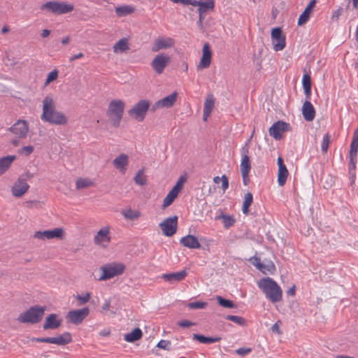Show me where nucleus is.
I'll use <instances>...</instances> for the list:
<instances>
[{
  "mask_svg": "<svg viewBox=\"0 0 358 358\" xmlns=\"http://www.w3.org/2000/svg\"><path fill=\"white\" fill-rule=\"evenodd\" d=\"M150 106L149 101L141 99L128 110L130 117L138 122H143Z\"/></svg>",
  "mask_w": 358,
  "mask_h": 358,
  "instance_id": "7",
  "label": "nucleus"
},
{
  "mask_svg": "<svg viewBox=\"0 0 358 358\" xmlns=\"http://www.w3.org/2000/svg\"><path fill=\"white\" fill-rule=\"evenodd\" d=\"M331 142V136L329 134H326L324 135L322 143H321V150L322 152L326 153L329 149V146Z\"/></svg>",
  "mask_w": 358,
  "mask_h": 358,
  "instance_id": "46",
  "label": "nucleus"
},
{
  "mask_svg": "<svg viewBox=\"0 0 358 358\" xmlns=\"http://www.w3.org/2000/svg\"><path fill=\"white\" fill-rule=\"evenodd\" d=\"M179 192L172 188L170 192L168 193L164 199L162 207L163 208H166L174 201V200L177 198Z\"/></svg>",
  "mask_w": 358,
  "mask_h": 358,
  "instance_id": "33",
  "label": "nucleus"
},
{
  "mask_svg": "<svg viewBox=\"0 0 358 358\" xmlns=\"http://www.w3.org/2000/svg\"><path fill=\"white\" fill-rule=\"evenodd\" d=\"M135 10V8L131 5L117 6L115 9L116 15L120 17L129 15L133 13Z\"/></svg>",
  "mask_w": 358,
  "mask_h": 358,
  "instance_id": "29",
  "label": "nucleus"
},
{
  "mask_svg": "<svg viewBox=\"0 0 358 358\" xmlns=\"http://www.w3.org/2000/svg\"><path fill=\"white\" fill-rule=\"evenodd\" d=\"M31 341L38 343H48L56 344L58 345H65L72 341V336L69 332H64L56 337H46V338H31Z\"/></svg>",
  "mask_w": 358,
  "mask_h": 358,
  "instance_id": "8",
  "label": "nucleus"
},
{
  "mask_svg": "<svg viewBox=\"0 0 358 358\" xmlns=\"http://www.w3.org/2000/svg\"><path fill=\"white\" fill-rule=\"evenodd\" d=\"M90 293L87 292L84 295H77L76 298L79 301V305L81 306L87 303L90 301Z\"/></svg>",
  "mask_w": 358,
  "mask_h": 358,
  "instance_id": "51",
  "label": "nucleus"
},
{
  "mask_svg": "<svg viewBox=\"0 0 358 358\" xmlns=\"http://www.w3.org/2000/svg\"><path fill=\"white\" fill-rule=\"evenodd\" d=\"M289 124L282 122L277 121L269 128V134L273 136L275 140H280L282 138V134L289 129Z\"/></svg>",
  "mask_w": 358,
  "mask_h": 358,
  "instance_id": "13",
  "label": "nucleus"
},
{
  "mask_svg": "<svg viewBox=\"0 0 358 358\" xmlns=\"http://www.w3.org/2000/svg\"><path fill=\"white\" fill-rule=\"evenodd\" d=\"M226 319L227 320L234 322L241 326H244L245 324V320L240 316L229 315L226 317Z\"/></svg>",
  "mask_w": 358,
  "mask_h": 358,
  "instance_id": "48",
  "label": "nucleus"
},
{
  "mask_svg": "<svg viewBox=\"0 0 358 358\" xmlns=\"http://www.w3.org/2000/svg\"><path fill=\"white\" fill-rule=\"evenodd\" d=\"M41 10H48L54 14L61 15L68 13L73 10V6L66 3L65 2H59L57 1H48L41 6Z\"/></svg>",
  "mask_w": 358,
  "mask_h": 358,
  "instance_id": "5",
  "label": "nucleus"
},
{
  "mask_svg": "<svg viewBox=\"0 0 358 358\" xmlns=\"http://www.w3.org/2000/svg\"><path fill=\"white\" fill-rule=\"evenodd\" d=\"M134 181L136 184L139 185H145L146 184V178L143 176V171L139 170L138 172L134 177Z\"/></svg>",
  "mask_w": 358,
  "mask_h": 358,
  "instance_id": "47",
  "label": "nucleus"
},
{
  "mask_svg": "<svg viewBox=\"0 0 358 358\" xmlns=\"http://www.w3.org/2000/svg\"><path fill=\"white\" fill-rule=\"evenodd\" d=\"M249 173H241L242 178H243V182L245 185H247L249 182V178H248Z\"/></svg>",
  "mask_w": 358,
  "mask_h": 358,
  "instance_id": "62",
  "label": "nucleus"
},
{
  "mask_svg": "<svg viewBox=\"0 0 358 358\" xmlns=\"http://www.w3.org/2000/svg\"><path fill=\"white\" fill-rule=\"evenodd\" d=\"M253 201V196L252 194L250 192H247L244 196V201L242 206L243 213L245 215H248L249 213V207L251 206Z\"/></svg>",
  "mask_w": 358,
  "mask_h": 358,
  "instance_id": "37",
  "label": "nucleus"
},
{
  "mask_svg": "<svg viewBox=\"0 0 358 358\" xmlns=\"http://www.w3.org/2000/svg\"><path fill=\"white\" fill-rule=\"evenodd\" d=\"M163 234L166 236H171L176 234L178 228V217L174 215L166 218L163 222L159 224Z\"/></svg>",
  "mask_w": 358,
  "mask_h": 358,
  "instance_id": "10",
  "label": "nucleus"
},
{
  "mask_svg": "<svg viewBox=\"0 0 358 358\" xmlns=\"http://www.w3.org/2000/svg\"><path fill=\"white\" fill-rule=\"evenodd\" d=\"M57 76H58V72L57 70H54V71H51L50 73H49L48 78L45 80V85H48L50 82L56 80L57 78Z\"/></svg>",
  "mask_w": 358,
  "mask_h": 358,
  "instance_id": "54",
  "label": "nucleus"
},
{
  "mask_svg": "<svg viewBox=\"0 0 358 358\" xmlns=\"http://www.w3.org/2000/svg\"><path fill=\"white\" fill-rule=\"evenodd\" d=\"M8 130L19 138H25L29 131L28 122L24 120H19Z\"/></svg>",
  "mask_w": 358,
  "mask_h": 358,
  "instance_id": "14",
  "label": "nucleus"
},
{
  "mask_svg": "<svg viewBox=\"0 0 358 358\" xmlns=\"http://www.w3.org/2000/svg\"><path fill=\"white\" fill-rule=\"evenodd\" d=\"M180 243L183 246L190 249H198L201 247L199 241L196 237L193 235H187L181 238Z\"/></svg>",
  "mask_w": 358,
  "mask_h": 358,
  "instance_id": "22",
  "label": "nucleus"
},
{
  "mask_svg": "<svg viewBox=\"0 0 358 358\" xmlns=\"http://www.w3.org/2000/svg\"><path fill=\"white\" fill-rule=\"evenodd\" d=\"M277 163L278 165V182L279 186L282 187L287 181L288 171L282 157L278 158Z\"/></svg>",
  "mask_w": 358,
  "mask_h": 358,
  "instance_id": "20",
  "label": "nucleus"
},
{
  "mask_svg": "<svg viewBox=\"0 0 358 358\" xmlns=\"http://www.w3.org/2000/svg\"><path fill=\"white\" fill-rule=\"evenodd\" d=\"M101 270L103 273L99 277V280H106L121 275L125 270V266L122 263L107 264L102 266Z\"/></svg>",
  "mask_w": 358,
  "mask_h": 358,
  "instance_id": "6",
  "label": "nucleus"
},
{
  "mask_svg": "<svg viewBox=\"0 0 358 358\" xmlns=\"http://www.w3.org/2000/svg\"><path fill=\"white\" fill-rule=\"evenodd\" d=\"M174 40L171 38L159 37L156 39L152 46V51L154 52H158L160 50L171 48L174 45Z\"/></svg>",
  "mask_w": 358,
  "mask_h": 358,
  "instance_id": "19",
  "label": "nucleus"
},
{
  "mask_svg": "<svg viewBox=\"0 0 358 358\" xmlns=\"http://www.w3.org/2000/svg\"><path fill=\"white\" fill-rule=\"evenodd\" d=\"M34 148L32 145L24 146L18 150L20 155L25 157L29 156L34 152Z\"/></svg>",
  "mask_w": 358,
  "mask_h": 358,
  "instance_id": "49",
  "label": "nucleus"
},
{
  "mask_svg": "<svg viewBox=\"0 0 358 358\" xmlns=\"http://www.w3.org/2000/svg\"><path fill=\"white\" fill-rule=\"evenodd\" d=\"M357 158L349 157V163H348V171L350 175V178L352 182H354L356 178V165H357Z\"/></svg>",
  "mask_w": 358,
  "mask_h": 358,
  "instance_id": "38",
  "label": "nucleus"
},
{
  "mask_svg": "<svg viewBox=\"0 0 358 358\" xmlns=\"http://www.w3.org/2000/svg\"><path fill=\"white\" fill-rule=\"evenodd\" d=\"M343 12V8L339 7L336 10L334 11L331 15V20L334 21H338Z\"/></svg>",
  "mask_w": 358,
  "mask_h": 358,
  "instance_id": "56",
  "label": "nucleus"
},
{
  "mask_svg": "<svg viewBox=\"0 0 358 358\" xmlns=\"http://www.w3.org/2000/svg\"><path fill=\"white\" fill-rule=\"evenodd\" d=\"M29 188V185L25 179L18 178L12 187L11 192L14 196L21 197L28 191Z\"/></svg>",
  "mask_w": 358,
  "mask_h": 358,
  "instance_id": "18",
  "label": "nucleus"
},
{
  "mask_svg": "<svg viewBox=\"0 0 358 358\" xmlns=\"http://www.w3.org/2000/svg\"><path fill=\"white\" fill-rule=\"evenodd\" d=\"M317 1L311 0L308 5L305 8L304 11L300 15L298 19V25L301 26L307 22L309 20L310 15L312 12L313 7L315 6Z\"/></svg>",
  "mask_w": 358,
  "mask_h": 358,
  "instance_id": "26",
  "label": "nucleus"
},
{
  "mask_svg": "<svg viewBox=\"0 0 358 358\" xmlns=\"http://www.w3.org/2000/svg\"><path fill=\"white\" fill-rule=\"evenodd\" d=\"M41 119L54 125H64L68 122L66 116L56 109L55 102L51 96H46L43 101Z\"/></svg>",
  "mask_w": 358,
  "mask_h": 358,
  "instance_id": "1",
  "label": "nucleus"
},
{
  "mask_svg": "<svg viewBox=\"0 0 358 358\" xmlns=\"http://www.w3.org/2000/svg\"><path fill=\"white\" fill-rule=\"evenodd\" d=\"M110 300L109 299L106 300L101 306L102 310H103V311L108 310L110 308Z\"/></svg>",
  "mask_w": 358,
  "mask_h": 358,
  "instance_id": "60",
  "label": "nucleus"
},
{
  "mask_svg": "<svg viewBox=\"0 0 358 358\" xmlns=\"http://www.w3.org/2000/svg\"><path fill=\"white\" fill-rule=\"evenodd\" d=\"M222 188L224 192L229 187V180L226 175H222L221 177Z\"/></svg>",
  "mask_w": 358,
  "mask_h": 358,
  "instance_id": "57",
  "label": "nucleus"
},
{
  "mask_svg": "<svg viewBox=\"0 0 358 358\" xmlns=\"http://www.w3.org/2000/svg\"><path fill=\"white\" fill-rule=\"evenodd\" d=\"M217 302H218L219 305H220L221 306H222L224 308H234L236 307V306L234 303V302L232 301L225 299L222 298V296H218L217 297Z\"/></svg>",
  "mask_w": 358,
  "mask_h": 358,
  "instance_id": "44",
  "label": "nucleus"
},
{
  "mask_svg": "<svg viewBox=\"0 0 358 358\" xmlns=\"http://www.w3.org/2000/svg\"><path fill=\"white\" fill-rule=\"evenodd\" d=\"M113 163L117 169L124 173L129 164V157L125 154H121L113 159Z\"/></svg>",
  "mask_w": 358,
  "mask_h": 358,
  "instance_id": "25",
  "label": "nucleus"
},
{
  "mask_svg": "<svg viewBox=\"0 0 358 358\" xmlns=\"http://www.w3.org/2000/svg\"><path fill=\"white\" fill-rule=\"evenodd\" d=\"M121 214L127 220H134L138 219L141 213L138 210H132L131 208H127L121 211Z\"/></svg>",
  "mask_w": 358,
  "mask_h": 358,
  "instance_id": "36",
  "label": "nucleus"
},
{
  "mask_svg": "<svg viewBox=\"0 0 358 358\" xmlns=\"http://www.w3.org/2000/svg\"><path fill=\"white\" fill-rule=\"evenodd\" d=\"M46 310V306H33L26 311L20 313L17 317V321L24 324H37L40 322Z\"/></svg>",
  "mask_w": 358,
  "mask_h": 358,
  "instance_id": "3",
  "label": "nucleus"
},
{
  "mask_svg": "<svg viewBox=\"0 0 358 358\" xmlns=\"http://www.w3.org/2000/svg\"><path fill=\"white\" fill-rule=\"evenodd\" d=\"M302 113L304 119L306 121L310 122L314 120L315 117V108L310 101V99H306L302 106Z\"/></svg>",
  "mask_w": 358,
  "mask_h": 358,
  "instance_id": "21",
  "label": "nucleus"
},
{
  "mask_svg": "<svg viewBox=\"0 0 358 358\" xmlns=\"http://www.w3.org/2000/svg\"><path fill=\"white\" fill-rule=\"evenodd\" d=\"M160 102H161L160 100L155 102V104L152 106L151 110L155 111L156 110H157L159 108H163L162 105V103H160Z\"/></svg>",
  "mask_w": 358,
  "mask_h": 358,
  "instance_id": "61",
  "label": "nucleus"
},
{
  "mask_svg": "<svg viewBox=\"0 0 358 358\" xmlns=\"http://www.w3.org/2000/svg\"><path fill=\"white\" fill-rule=\"evenodd\" d=\"M16 159L15 155H8L0 158V175L3 174Z\"/></svg>",
  "mask_w": 358,
  "mask_h": 358,
  "instance_id": "27",
  "label": "nucleus"
},
{
  "mask_svg": "<svg viewBox=\"0 0 358 358\" xmlns=\"http://www.w3.org/2000/svg\"><path fill=\"white\" fill-rule=\"evenodd\" d=\"M174 3H181L184 6H188L189 0H170Z\"/></svg>",
  "mask_w": 358,
  "mask_h": 358,
  "instance_id": "63",
  "label": "nucleus"
},
{
  "mask_svg": "<svg viewBox=\"0 0 358 358\" xmlns=\"http://www.w3.org/2000/svg\"><path fill=\"white\" fill-rule=\"evenodd\" d=\"M64 235V230L62 228H55L52 230H45L43 231H36L34 234V238L38 239H52V238H62Z\"/></svg>",
  "mask_w": 358,
  "mask_h": 358,
  "instance_id": "16",
  "label": "nucleus"
},
{
  "mask_svg": "<svg viewBox=\"0 0 358 358\" xmlns=\"http://www.w3.org/2000/svg\"><path fill=\"white\" fill-rule=\"evenodd\" d=\"M171 62V58L165 54H158L151 62L150 66L155 72L159 75L162 74L165 68Z\"/></svg>",
  "mask_w": 358,
  "mask_h": 358,
  "instance_id": "9",
  "label": "nucleus"
},
{
  "mask_svg": "<svg viewBox=\"0 0 358 358\" xmlns=\"http://www.w3.org/2000/svg\"><path fill=\"white\" fill-rule=\"evenodd\" d=\"M62 323L61 320L57 319V315L55 313L50 314L45 320L43 324V329H55L58 328Z\"/></svg>",
  "mask_w": 358,
  "mask_h": 358,
  "instance_id": "24",
  "label": "nucleus"
},
{
  "mask_svg": "<svg viewBox=\"0 0 358 358\" xmlns=\"http://www.w3.org/2000/svg\"><path fill=\"white\" fill-rule=\"evenodd\" d=\"M257 285L271 302L277 303L282 300V291L271 278L267 277L261 279L258 281Z\"/></svg>",
  "mask_w": 358,
  "mask_h": 358,
  "instance_id": "2",
  "label": "nucleus"
},
{
  "mask_svg": "<svg viewBox=\"0 0 358 358\" xmlns=\"http://www.w3.org/2000/svg\"><path fill=\"white\" fill-rule=\"evenodd\" d=\"M214 6V0H206L205 1H201L198 12L205 13L208 10L213 9Z\"/></svg>",
  "mask_w": 358,
  "mask_h": 358,
  "instance_id": "40",
  "label": "nucleus"
},
{
  "mask_svg": "<svg viewBox=\"0 0 358 358\" xmlns=\"http://www.w3.org/2000/svg\"><path fill=\"white\" fill-rule=\"evenodd\" d=\"M187 275L186 270H182L176 273L163 274L162 278L167 282L173 283L182 280Z\"/></svg>",
  "mask_w": 358,
  "mask_h": 358,
  "instance_id": "23",
  "label": "nucleus"
},
{
  "mask_svg": "<svg viewBox=\"0 0 358 358\" xmlns=\"http://www.w3.org/2000/svg\"><path fill=\"white\" fill-rule=\"evenodd\" d=\"M250 169L251 165L250 162V157L246 156L245 157H242L240 164L241 173H250Z\"/></svg>",
  "mask_w": 358,
  "mask_h": 358,
  "instance_id": "43",
  "label": "nucleus"
},
{
  "mask_svg": "<svg viewBox=\"0 0 358 358\" xmlns=\"http://www.w3.org/2000/svg\"><path fill=\"white\" fill-rule=\"evenodd\" d=\"M302 85L306 95V99H310L311 96V78L310 76L306 73L302 78Z\"/></svg>",
  "mask_w": 358,
  "mask_h": 358,
  "instance_id": "30",
  "label": "nucleus"
},
{
  "mask_svg": "<svg viewBox=\"0 0 358 358\" xmlns=\"http://www.w3.org/2000/svg\"><path fill=\"white\" fill-rule=\"evenodd\" d=\"M193 337L195 340L205 344L216 343L221 339L220 337H206L200 334H194Z\"/></svg>",
  "mask_w": 358,
  "mask_h": 358,
  "instance_id": "39",
  "label": "nucleus"
},
{
  "mask_svg": "<svg viewBox=\"0 0 358 358\" xmlns=\"http://www.w3.org/2000/svg\"><path fill=\"white\" fill-rule=\"evenodd\" d=\"M128 41L127 38H122L119 40L113 46V50L115 52L118 51L124 52L129 50Z\"/></svg>",
  "mask_w": 358,
  "mask_h": 358,
  "instance_id": "41",
  "label": "nucleus"
},
{
  "mask_svg": "<svg viewBox=\"0 0 358 358\" xmlns=\"http://www.w3.org/2000/svg\"><path fill=\"white\" fill-rule=\"evenodd\" d=\"M241 156L242 157H249V147H248V143H245L244 146L241 148Z\"/></svg>",
  "mask_w": 358,
  "mask_h": 358,
  "instance_id": "59",
  "label": "nucleus"
},
{
  "mask_svg": "<svg viewBox=\"0 0 358 358\" xmlns=\"http://www.w3.org/2000/svg\"><path fill=\"white\" fill-rule=\"evenodd\" d=\"M252 352V348H240L236 350V353L240 356H245Z\"/></svg>",
  "mask_w": 358,
  "mask_h": 358,
  "instance_id": "55",
  "label": "nucleus"
},
{
  "mask_svg": "<svg viewBox=\"0 0 358 358\" xmlns=\"http://www.w3.org/2000/svg\"><path fill=\"white\" fill-rule=\"evenodd\" d=\"M124 108L125 103L120 99H113L109 103L106 115L113 127L116 128L120 127Z\"/></svg>",
  "mask_w": 358,
  "mask_h": 358,
  "instance_id": "4",
  "label": "nucleus"
},
{
  "mask_svg": "<svg viewBox=\"0 0 358 358\" xmlns=\"http://www.w3.org/2000/svg\"><path fill=\"white\" fill-rule=\"evenodd\" d=\"M92 185L93 182L87 178H79L76 181V188L78 189L88 187Z\"/></svg>",
  "mask_w": 358,
  "mask_h": 358,
  "instance_id": "45",
  "label": "nucleus"
},
{
  "mask_svg": "<svg viewBox=\"0 0 358 358\" xmlns=\"http://www.w3.org/2000/svg\"><path fill=\"white\" fill-rule=\"evenodd\" d=\"M272 43L275 51H280L285 47V36L282 34L280 27L273 28L271 31Z\"/></svg>",
  "mask_w": 358,
  "mask_h": 358,
  "instance_id": "12",
  "label": "nucleus"
},
{
  "mask_svg": "<svg viewBox=\"0 0 358 358\" xmlns=\"http://www.w3.org/2000/svg\"><path fill=\"white\" fill-rule=\"evenodd\" d=\"M215 219L216 220H222V222H223V224H224V227L225 229L230 228L236 222V220H235L234 215H226V214H224L222 213L220 215L216 216Z\"/></svg>",
  "mask_w": 358,
  "mask_h": 358,
  "instance_id": "31",
  "label": "nucleus"
},
{
  "mask_svg": "<svg viewBox=\"0 0 358 358\" xmlns=\"http://www.w3.org/2000/svg\"><path fill=\"white\" fill-rule=\"evenodd\" d=\"M110 240V227L108 226L101 228L94 237V243L96 245L104 247L108 245Z\"/></svg>",
  "mask_w": 358,
  "mask_h": 358,
  "instance_id": "15",
  "label": "nucleus"
},
{
  "mask_svg": "<svg viewBox=\"0 0 358 358\" xmlns=\"http://www.w3.org/2000/svg\"><path fill=\"white\" fill-rule=\"evenodd\" d=\"M358 152V127L354 131L352 142L350 144V150L349 157L357 158Z\"/></svg>",
  "mask_w": 358,
  "mask_h": 358,
  "instance_id": "28",
  "label": "nucleus"
},
{
  "mask_svg": "<svg viewBox=\"0 0 358 358\" xmlns=\"http://www.w3.org/2000/svg\"><path fill=\"white\" fill-rule=\"evenodd\" d=\"M185 180L186 178L185 176H180L173 188L180 192L182 189L183 183L185 182Z\"/></svg>",
  "mask_w": 358,
  "mask_h": 358,
  "instance_id": "53",
  "label": "nucleus"
},
{
  "mask_svg": "<svg viewBox=\"0 0 358 358\" xmlns=\"http://www.w3.org/2000/svg\"><path fill=\"white\" fill-rule=\"evenodd\" d=\"M159 348L166 350H171L172 345L171 342L166 340H161L157 345Z\"/></svg>",
  "mask_w": 358,
  "mask_h": 358,
  "instance_id": "50",
  "label": "nucleus"
},
{
  "mask_svg": "<svg viewBox=\"0 0 358 358\" xmlns=\"http://www.w3.org/2000/svg\"><path fill=\"white\" fill-rule=\"evenodd\" d=\"M207 303L201 301L192 302L188 304V307L191 309H202L206 308Z\"/></svg>",
  "mask_w": 358,
  "mask_h": 358,
  "instance_id": "52",
  "label": "nucleus"
},
{
  "mask_svg": "<svg viewBox=\"0 0 358 358\" xmlns=\"http://www.w3.org/2000/svg\"><path fill=\"white\" fill-rule=\"evenodd\" d=\"M212 58V52L210 50V47L209 43H206L203 45L202 50V57L200 60L199 65L197 66V70L200 71L201 69L208 68L211 62Z\"/></svg>",
  "mask_w": 358,
  "mask_h": 358,
  "instance_id": "17",
  "label": "nucleus"
},
{
  "mask_svg": "<svg viewBox=\"0 0 358 358\" xmlns=\"http://www.w3.org/2000/svg\"><path fill=\"white\" fill-rule=\"evenodd\" d=\"M83 56H84V55L82 52L78 53L77 55H75L72 56L71 57H70L69 61L73 62L77 59L83 57Z\"/></svg>",
  "mask_w": 358,
  "mask_h": 358,
  "instance_id": "64",
  "label": "nucleus"
},
{
  "mask_svg": "<svg viewBox=\"0 0 358 358\" xmlns=\"http://www.w3.org/2000/svg\"><path fill=\"white\" fill-rule=\"evenodd\" d=\"M250 261L257 269H259L262 272L265 273L266 271H269L267 266L262 264L259 257L254 256L250 259Z\"/></svg>",
  "mask_w": 358,
  "mask_h": 358,
  "instance_id": "42",
  "label": "nucleus"
},
{
  "mask_svg": "<svg viewBox=\"0 0 358 358\" xmlns=\"http://www.w3.org/2000/svg\"><path fill=\"white\" fill-rule=\"evenodd\" d=\"M215 106V99L212 94L207 95L204 102L203 110L206 115H210Z\"/></svg>",
  "mask_w": 358,
  "mask_h": 358,
  "instance_id": "35",
  "label": "nucleus"
},
{
  "mask_svg": "<svg viewBox=\"0 0 358 358\" xmlns=\"http://www.w3.org/2000/svg\"><path fill=\"white\" fill-rule=\"evenodd\" d=\"M142 336V331L139 328H136L130 333L125 334L124 339L127 342L133 343L141 339Z\"/></svg>",
  "mask_w": 358,
  "mask_h": 358,
  "instance_id": "32",
  "label": "nucleus"
},
{
  "mask_svg": "<svg viewBox=\"0 0 358 358\" xmlns=\"http://www.w3.org/2000/svg\"><path fill=\"white\" fill-rule=\"evenodd\" d=\"M178 324L180 327H189L192 326L194 324L189 320H181L178 322Z\"/></svg>",
  "mask_w": 358,
  "mask_h": 358,
  "instance_id": "58",
  "label": "nucleus"
},
{
  "mask_svg": "<svg viewBox=\"0 0 358 358\" xmlns=\"http://www.w3.org/2000/svg\"><path fill=\"white\" fill-rule=\"evenodd\" d=\"M89 313L90 309L87 307H85L82 309L69 311L67 313L66 318L69 322L74 324H79L82 323Z\"/></svg>",
  "mask_w": 358,
  "mask_h": 358,
  "instance_id": "11",
  "label": "nucleus"
},
{
  "mask_svg": "<svg viewBox=\"0 0 358 358\" xmlns=\"http://www.w3.org/2000/svg\"><path fill=\"white\" fill-rule=\"evenodd\" d=\"M178 93L176 92L171 94L170 95L160 99L163 108H170L176 101Z\"/></svg>",
  "mask_w": 358,
  "mask_h": 358,
  "instance_id": "34",
  "label": "nucleus"
}]
</instances>
